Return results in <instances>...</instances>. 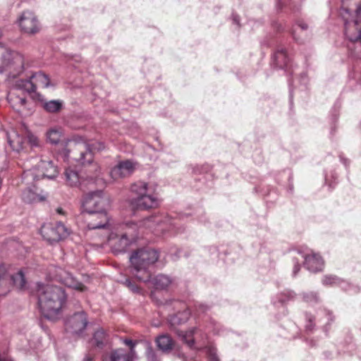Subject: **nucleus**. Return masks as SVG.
<instances>
[{"mask_svg": "<svg viewBox=\"0 0 361 361\" xmlns=\"http://www.w3.org/2000/svg\"><path fill=\"white\" fill-rule=\"evenodd\" d=\"M0 361H12V360L7 354L4 353L0 355Z\"/></svg>", "mask_w": 361, "mask_h": 361, "instance_id": "obj_41", "label": "nucleus"}, {"mask_svg": "<svg viewBox=\"0 0 361 361\" xmlns=\"http://www.w3.org/2000/svg\"><path fill=\"white\" fill-rule=\"evenodd\" d=\"M59 173L57 166L51 160H41L35 168L25 171L23 178L28 180L30 178L33 180L42 178L54 179Z\"/></svg>", "mask_w": 361, "mask_h": 361, "instance_id": "obj_7", "label": "nucleus"}, {"mask_svg": "<svg viewBox=\"0 0 361 361\" xmlns=\"http://www.w3.org/2000/svg\"><path fill=\"white\" fill-rule=\"evenodd\" d=\"M172 282L173 280L169 276L164 274H159L152 280L154 287L159 290L166 289Z\"/></svg>", "mask_w": 361, "mask_h": 361, "instance_id": "obj_25", "label": "nucleus"}, {"mask_svg": "<svg viewBox=\"0 0 361 361\" xmlns=\"http://www.w3.org/2000/svg\"><path fill=\"white\" fill-rule=\"evenodd\" d=\"M64 175L66 183L70 186H77L80 183V177L75 170L68 168L66 169Z\"/></svg>", "mask_w": 361, "mask_h": 361, "instance_id": "obj_29", "label": "nucleus"}, {"mask_svg": "<svg viewBox=\"0 0 361 361\" xmlns=\"http://www.w3.org/2000/svg\"><path fill=\"white\" fill-rule=\"evenodd\" d=\"M176 332L190 349L200 351L205 348L207 335L201 329L193 327L186 331L176 330Z\"/></svg>", "mask_w": 361, "mask_h": 361, "instance_id": "obj_9", "label": "nucleus"}, {"mask_svg": "<svg viewBox=\"0 0 361 361\" xmlns=\"http://www.w3.org/2000/svg\"><path fill=\"white\" fill-rule=\"evenodd\" d=\"M274 60L276 65L281 68H288L290 61L286 49L283 48L279 49L276 51Z\"/></svg>", "mask_w": 361, "mask_h": 361, "instance_id": "obj_23", "label": "nucleus"}, {"mask_svg": "<svg viewBox=\"0 0 361 361\" xmlns=\"http://www.w3.org/2000/svg\"><path fill=\"white\" fill-rule=\"evenodd\" d=\"M233 21H234L235 23L238 24V23H239V18H238V16H233Z\"/></svg>", "mask_w": 361, "mask_h": 361, "instance_id": "obj_45", "label": "nucleus"}, {"mask_svg": "<svg viewBox=\"0 0 361 361\" xmlns=\"http://www.w3.org/2000/svg\"><path fill=\"white\" fill-rule=\"evenodd\" d=\"M18 91L24 90L17 89L16 82L14 87L8 94L7 100L13 109L20 111L25 106L26 99L24 95L19 94Z\"/></svg>", "mask_w": 361, "mask_h": 361, "instance_id": "obj_20", "label": "nucleus"}, {"mask_svg": "<svg viewBox=\"0 0 361 361\" xmlns=\"http://www.w3.org/2000/svg\"><path fill=\"white\" fill-rule=\"evenodd\" d=\"M123 284L126 286L127 288H128L133 293H139L140 288L138 286L135 284L130 279H126L123 282Z\"/></svg>", "mask_w": 361, "mask_h": 361, "instance_id": "obj_36", "label": "nucleus"}, {"mask_svg": "<svg viewBox=\"0 0 361 361\" xmlns=\"http://www.w3.org/2000/svg\"><path fill=\"white\" fill-rule=\"evenodd\" d=\"M62 136L61 128H51L47 133V140L51 144H57Z\"/></svg>", "mask_w": 361, "mask_h": 361, "instance_id": "obj_30", "label": "nucleus"}, {"mask_svg": "<svg viewBox=\"0 0 361 361\" xmlns=\"http://www.w3.org/2000/svg\"><path fill=\"white\" fill-rule=\"evenodd\" d=\"M298 26L302 30H307V25L304 23H300L298 24Z\"/></svg>", "mask_w": 361, "mask_h": 361, "instance_id": "obj_43", "label": "nucleus"}, {"mask_svg": "<svg viewBox=\"0 0 361 361\" xmlns=\"http://www.w3.org/2000/svg\"><path fill=\"white\" fill-rule=\"evenodd\" d=\"M24 70V57L22 54L11 51L2 54L0 60V73H6L9 78H16Z\"/></svg>", "mask_w": 361, "mask_h": 361, "instance_id": "obj_5", "label": "nucleus"}, {"mask_svg": "<svg viewBox=\"0 0 361 361\" xmlns=\"http://www.w3.org/2000/svg\"><path fill=\"white\" fill-rule=\"evenodd\" d=\"M9 145L13 151L20 152L25 149V138L16 133L8 135Z\"/></svg>", "mask_w": 361, "mask_h": 361, "instance_id": "obj_22", "label": "nucleus"}, {"mask_svg": "<svg viewBox=\"0 0 361 361\" xmlns=\"http://www.w3.org/2000/svg\"><path fill=\"white\" fill-rule=\"evenodd\" d=\"M97 175H95V176H90V178H92H92H97Z\"/></svg>", "mask_w": 361, "mask_h": 361, "instance_id": "obj_48", "label": "nucleus"}, {"mask_svg": "<svg viewBox=\"0 0 361 361\" xmlns=\"http://www.w3.org/2000/svg\"><path fill=\"white\" fill-rule=\"evenodd\" d=\"M158 259V252L154 249L141 248L134 251L130 257L132 274L140 281H150L152 267Z\"/></svg>", "mask_w": 361, "mask_h": 361, "instance_id": "obj_2", "label": "nucleus"}, {"mask_svg": "<svg viewBox=\"0 0 361 361\" xmlns=\"http://www.w3.org/2000/svg\"><path fill=\"white\" fill-rule=\"evenodd\" d=\"M84 215L90 230L105 228L109 225V218L106 211L84 212Z\"/></svg>", "mask_w": 361, "mask_h": 361, "instance_id": "obj_15", "label": "nucleus"}, {"mask_svg": "<svg viewBox=\"0 0 361 361\" xmlns=\"http://www.w3.org/2000/svg\"><path fill=\"white\" fill-rule=\"evenodd\" d=\"M302 257L305 260L304 265L309 271L317 272L322 270L324 261L318 254L310 251V253L302 254Z\"/></svg>", "mask_w": 361, "mask_h": 361, "instance_id": "obj_19", "label": "nucleus"}, {"mask_svg": "<svg viewBox=\"0 0 361 361\" xmlns=\"http://www.w3.org/2000/svg\"><path fill=\"white\" fill-rule=\"evenodd\" d=\"M178 224L176 220H172L164 214H158L145 219L142 225L153 232L164 233L175 229Z\"/></svg>", "mask_w": 361, "mask_h": 361, "instance_id": "obj_8", "label": "nucleus"}, {"mask_svg": "<svg viewBox=\"0 0 361 361\" xmlns=\"http://www.w3.org/2000/svg\"><path fill=\"white\" fill-rule=\"evenodd\" d=\"M109 204V200L107 197H104L102 190L91 192L84 200V212L106 211V208Z\"/></svg>", "mask_w": 361, "mask_h": 361, "instance_id": "obj_11", "label": "nucleus"}, {"mask_svg": "<svg viewBox=\"0 0 361 361\" xmlns=\"http://www.w3.org/2000/svg\"><path fill=\"white\" fill-rule=\"evenodd\" d=\"M134 239V235L125 232L121 234H110L108 241L113 252L118 253L125 252Z\"/></svg>", "mask_w": 361, "mask_h": 361, "instance_id": "obj_14", "label": "nucleus"}, {"mask_svg": "<svg viewBox=\"0 0 361 361\" xmlns=\"http://www.w3.org/2000/svg\"><path fill=\"white\" fill-rule=\"evenodd\" d=\"M40 233L44 239L50 243L59 242L69 234L68 229L61 222H58L55 225L44 224L42 226Z\"/></svg>", "mask_w": 361, "mask_h": 361, "instance_id": "obj_12", "label": "nucleus"}, {"mask_svg": "<svg viewBox=\"0 0 361 361\" xmlns=\"http://www.w3.org/2000/svg\"><path fill=\"white\" fill-rule=\"evenodd\" d=\"M190 313L188 310H185L182 312H178L177 314L171 315L169 322L171 326L180 325L187 322L190 317Z\"/></svg>", "mask_w": 361, "mask_h": 361, "instance_id": "obj_24", "label": "nucleus"}, {"mask_svg": "<svg viewBox=\"0 0 361 361\" xmlns=\"http://www.w3.org/2000/svg\"><path fill=\"white\" fill-rule=\"evenodd\" d=\"M303 298L306 302H317L319 300L317 293L314 292H310L307 293L303 294Z\"/></svg>", "mask_w": 361, "mask_h": 361, "instance_id": "obj_38", "label": "nucleus"}, {"mask_svg": "<svg viewBox=\"0 0 361 361\" xmlns=\"http://www.w3.org/2000/svg\"><path fill=\"white\" fill-rule=\"evenodd\" d=\"M294 267L293 270V275L295 276L298 272L300 270V261L298 259L293 258Z\"/></svg>", "mask_w": 361, "mask_h": 361, "instance_id": "obj_39", "label": "nucleus"}, {"mask_svg": "<svg viewBox=\"0 0 361 361\" xmlns=\"http://www.w3.org/2000/svg\"><path fill=\"white\" fill-rule=\"evenodd\" d=\"M130 190L137 195L130 200L133 208L147 210L156 208L159 205V199L154 192H151L148 184L143 181H138L131 185Z\"/></svg>", "mask_w": 361, "mask_h": 361, "instance_id": "obj_3", "label": "nucleus"}, {"mask_svg": "<svg viewBox=\"0 0 361 361\" xmlns=\"http://www.w3.org/2000/svg\"><path fill=\"white\" fill-rule=\"evenodd\" d=\"M11 283L19 289H23L25 286V279L22 271L10 276L6 267L0 264V295L9 291Z\"/></svg>", "mask_w": 361, "mask_h": 361, "instance_id": "obj_10", "label": "nucleus"}, {"mask_svg": "<svg viewBox=\"0 0 361 361\" xmlns=\"http://www.w3.org/2000/svg\"><path fill=\"white\" fill-rule=\"evenodd\" d=\"M135 169V164L130 160L119 161L110 171V176L114 180L124 178L130 176Z\"/></svg>", "mask_w": 361, "mask_h": 361, "instance_id": "obj_18", "label": "nucleus"}, {"mask_svg": "<svg viewBox=\"0 0 361 361\" xmlns=\"http://www.w3.org/2000/svg\"><path fill=\"white\" fill-rule=\"evenodd\" d=\"M51 85L50 79L47 75L39 71L32 74L29 79H20L16 80V87L23 90L29 94H34L37 97L41 95L36 92L37 87H49ZM39 99L41 100L40 98ZM42 101H44L42 99Z\"/></svg>", "mask_w": 361, "mask_h": 361, "instance_id": "obj_6", "label": "nucleus"}, {"mask_svg": "<svg viewBox=\"0 0 361 361\" xmlns=\"http://www.w3.org/2000/svg\"><path fill=\"white\" fill-rule=\"evenodd\" d=\"M27 144H29L31 147H37L40 146V141L39 138L32 133H29L27 135Z\"/></svg>", "mask_w": 361, "mask_h": 361, "instance_id": "obj_34", "label": "nucleus"}, {"mask_svg": "<svg viewBox=\"0 0 361 361\" xmlns=\"http://www.w3.org/2000/svg\"><path fill=\"white\" fill-rule=\"evenodd\" d=\"M292 35H293V38H295V39H296V38H295V36L294 33H293Z\"/></svg>", "mask_w": 361, "mask_h": 361, "instance_id": "obj_49", "label": "nucleus"}, {"mask_svg": "<svg viewBox=\"0 0 361 361\" xmlns=\"http://www.w3.org/2000/svg\"><path fill=\"white\" fill-rule=\"evenodd\" d=\"M294 297L295 293L293 291L287 290L279 295V302L283 304L290 300H293Z\"/></svg>", "mask_w": 361, "mask_h": 361, "instance_id": "obj_33", "label": "nucleus"}, {"mask_svg": "<svg viewBox=\"0 0 361 361\" xmlns=\"http://www.w3.org/2000/svg\"><path fill=\"white\" fill-rule=\"evenodd\" d=\"M56 213L60 214V215H65L66 214V212H64V210L61 208V207H59L56 209Z\"/></svg>", "mask_w": 361, "mask_h": 361, "instance_id": "obj_42", "label": "nucleus"}, {"mask_svg": "<svg viewBox=\"0 0 361 361\" xmlns=\"http://www.w3.org/2000/svg\"><path fill=\"white\" fill-rule=\"evenodd\" d=\"M63 105V103L62 100L53 99L45 101L43 103V108L46 111L54 114L59 112L61 110Z\"/></svg>", "mask_w": 361, "mask_h": 361, "instance_id": "obj_28", "label": "nucleus"}, {"mask_svg": "<svg viewBox=\"0 0 361 361\" xmlns=\"http://www.w3.org/2000/svg\"><path fill=\"white\" fill-rule=\"evenodd\" d=\"M339 282V279L335 276L326 275L322 279V283L325 286L334 285Z\"/></svg>", "mask_w": 361, "mask_h": 361, "instance_id": "obj_35", "label": "nucleus"}, {"mask_svg": "<svg viewBox=\"0 0 361 361\" xmlns=\"http://www.w3.org/2000/svg\"><path fill=\"white\" fill-rule=\"evenodd\" d=\"M123 343L130 347V348L131 349V350L133 349V348L135 347L136 343L134 342L133 340L131 339H125L123 341Z\"/></svg>", "mask_w": 361, "mask_h": 361, "instance_id": "obj_40", "label": "nucleus"}, {"mask_svg": "<svg viewBox=\"0 0 361 361\" xmlns=\"http://www.w3.org/2000/svg\"><path fill=\"white\" fill-rule=\"evenodd\" d=\"M19 25L21 30L28 34H35L39 30L38 20L35 14L31 11H25L19 19Z\"/></svg>", "mask_w": 361, "mask_h": 361, "instance_id": "obj_16", "label": "nucleus"}, {"mask_svg": "<svg viewBox=\"0 0 361 361\" xmlns=\"http://www.w3.org/2000/svg\"><path fill=\"white\" fill-rule=\"evenodd\" d=\"M37 294L38 306L42 314L49 320L58 319L66 300L63 289L52 284H39Z\"/></svg>", "mask_w": 361, "mask_h": 361, "instance_id": "obj_1", "label": "nucleus"}, {"mask_svg": "<svg viewBox=\"0 0 361 361\" xmlns=\"http://www.w3.org/2000/svg\"><path fill=\"white\" fill-rule=\"evenodd\" d=\"M22 199L25 202L29 204L41 202L44 200V198L38 195L36 191L30 188L23 191Z\"/></svg>", "mask_w": 361, "mask_h": 361, "instance_id": "obj_27", "label": "nucleus"}, {"mask_svg": "<svg viewBox=\"0 0 361 361\" xmlns=\"http://www.w3.org/2000/svg\"><path fill=\"white\" fill-rule=\"evenodd\" d=\"M183 361H197V360L193 358H191L188 360L184 355H183Z\"/></svg>", "mask_w": 361, "mask_h": 361, "instance_id": "obj_44", "label": "nucleus"}, {"mask_svg": "<svg viewBox=\"0 0 361 361\" xmlns=\"http://www.w3.org/2000/svg\"><path fill=\"white\" fill-rule=\"evenodd\" d=\"M83 361H92V359L90 357H87L84 359Z\"/></svg>", "mask_w": 361, "mask_h": 361, "instance_id": "obj_47", "label": "nucleus"}, {"mask_svg": "<svg viewBox=\"0 0 361 361\" xmlns=\"http://www.w3.org/2000/svg\"><path fill=\"white\" fill-rule=\"evenodd\" d=\"M147 361H159L152 347L149 346L146 351Z\"/></svg>", "mask_w": 361, "mask_h": 361, "instance_id": "obj_37", "label": "nucleus"}, {"mask_svg": "<svg viewBox=\"0 0 361 361\" xmlns=\"http://www.w3.org/2000/svg\"><path fill=\"white\" fill-rule=\"evenodd\" d=\"M102 361H133V358L126 350L119 348L104 355Z\"/></svg>", "mask_w": 361, "mask_h": 361, "instance_id": "obj_21", "label": "nucleus"}, {"mask_svg": "<svg viewBox=\"0 0 361 361\" xmlns=\"http://www.w3.org/2000/svg\"><path fill=\"white\" fill-rule=\"evenodd\" d=\"M56 272V274L54 276L56 281L64 284L68 288L80 291L85 290L86 287L82 283L77 281L71 273L61 268L57 269Z\"/></svg>", "mask_w": 361, "mask_h": 361, "instance_id": "obj_17", "label": "nucleus"}, {"mask_svg": "<svg viewBox=\"0 0 361 361\" xmlns=\"http://www.w3.org/2000/svg\"><path fill=\"white\" fill-rule=\"evenodd\" d=\"M93 341L97 347L102 348L107 341L105 331L103 329L97 330L94 334Z\"/></svg>", "mask_w": 361, "mask_h": 361, "instance_id": "obj_31", "label": "nucleus"}, {"mask_svg": "<svg viewBox=\"0 0 361 361\" xmlns=\"http://www.w3.org/2000/svg\"><path fill=\"white\" fill-rule=\"evenodd\" d=\"M157 347L163 352L171 350L173 345V341L168 334H163L158 336L156 340Z\"/></svg>", "mask_w": 361, "mask_h": 361, "instance_id": "obj_26", "label": "nucleus"}, {"mask_svg": "<svg viewBox=\"0 0 361 361\" xmlns=\"http://www.w3.org/2000/svg\"><path fill=\"white\" fill-rule=\"evenodd\" d=\"M341 159H342L343 161V163L347 166L348 164V161L347 159H343L342 157H341Z\"/></svg>", "mask_w": 361, "mask_h": 361, "instance_id": "obj_46", "label": "nucleus"}, {"mask_svg": "<svg viewBox=\"0 0 361 361\" xmlns=\"http://www.w3.org/2000/svg\"><path fill=\"white\" fill-rule=\"evenodd\" d=\"M104 149V144L94 141L91 143H76L73 150L74 159L83 166L86 164L90 168L89 171H97L99 167L95 163L92 164L93 154Z\"/></svg>", "mask_w": 361, "mask_h": 361, "instance_id": "obj_4", "label": "nucleus"}, {"mask_svg": "<svg viewBox=\"0 0 361 361\" xmlns=\"http://www.w3.org/2000/svg\"><path fill=\"white\" fill-rule=\"evenodd\" d=\"M205 349L209 361H219L216 348L213 346H206Z\"/></svg>", "mask_w": 361, "mask_h": 361, "instance_id": "obj_32", "label": "nucleus"}, {"mask_svg": "<svg viewBox=\"0 0 361 361\" xmlns=\"http://www.w3.org/2000/svg\"><path fill=\"white\" fill-rule=\"evenodd\" d=\"M87 325V318L83 311L74 313L65 322L66 331L73 335H79L82 333Z\"/></svg>", "mask_w": 361, "mask_h": 361, "instance_id": "obj_13", "label": "nucleus"}]
</instances>
